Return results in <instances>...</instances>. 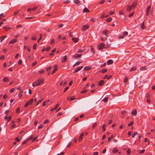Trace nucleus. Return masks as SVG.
Instances as JSON below:
<instances>
[{"label":"nucleus","mask_w":155,"mask_h":155,"mask_svg":"<svg viewBox=\"0 0 155 155\" xmlns=\"http://www.w3.org/2000/svg\"><path fill=\"white\" fill-rule=\"evenodd\" d=\"M44 81V79L42 78H40L37 80V81L33 83L32 86L33 87L41 85Z\"/></svg>","instance_id":"obj_1"},{"label":"nucleus","mask_w":155,"mask_h":155,"mask_svg":"<svg viewBox=\"0 0 155 155\" xmlns=\"http://www.w3.org/2000/svg\"><path fill=\"white\" fill-rule=\"evenodd\" d=\"M137 5V2L135 1L131 5H127V9L126 11L128 12H130L131 9L134 8Z\"/></svg>","instance_id":"obj_2"},{"label":"nucleus","mask_w":155,"mask_h":155,"mask_svg":"<svg viewBox=\"0 0 155 155\" xmlns=\"http://www.w3.org/2000/svg\"><path fill=\"white\" fill-rule=\"evenodd\" d=\"M34 100L33 99H31L29 101H27L25 104L24 107H27L29 105H31L33 102Z\"/></svg>","instance_id":"obj_3"},{"label":"nucleus","mask_w":155,"mask_h":155,"mask_svg":"<svg viewBox=\"0 0 155 155\" xmlns=\"http://www.w3.org/2000/svg\"><path fill=\"white\" fill-rule=\"evenodd\" d=\"M105 44L103 43H101L98 45V48L99 50H102L103 48H107L105 47Z\"/></svg>","instance_id":"obj_4"},{"label":"nucleus","mask_w":155,"mask_h":155,"mask_svg":"<svg viewBox=\"0 0 155 155\" xmlns=\"http://www.w3.org/2000/svg\"><path fill=\"white\" fill-rule=\"evenodd\" d=\"M89 27L88 25H83L82 26L81 29L82 31H84Z\"/></svg>","instance_id":"obj_5"},{"label":"nucleus","mask_w":155,"mask_h":155,"mask_svg":"<svg viewBox=\"0 0 155 155\" xmlns=\"http://www.w3.org/2000/svg\"><path fill=\"white\" fill-rule=\"evenodd\" d=\"M83 68V66L79 67L76 68L74 71V73H75L80 71Z\"/></svg>","instance_id":"obj_6"},{"label":"nucleus","mask_w":155,"mask_h":155,"mask_svg":"<svg viewBox=\"0 0 155 155\" xmlns=\"http://www.w3.org/2000/svg\"><path fill=\"white\" fill-rule=\"evenodd\" d=\"M67 59V55L64 56L61 59V61L63 62H65L66 61Z\"/></svg>","instance_id":"obj_7"},{"label":"nucleus","mask_w":155,"mask_h":155,"mask_svg":"<svg viewBox=\"0 0 155 155\" xmlns=\"http://www.w3.org/2000/svg\"><path fill=\"white\" fill-rule=\"evenodd\" d=\"M82 54H75L73 56V57L77 59L78 58H80L81 57Z\"/></svg>","instance_id":"obj_8"},{"label":"nucleus","mask_w":155,"mask_h":155,"mask_svg":"<svg viewBox=\"0 0 155 155\" xmlns=\"http://www.w3.org/2000/svg\"><path fill=\"white\" fill-rule=\"evenodd\" d=\"M75 99V97L74 96H73L71 97H68L67 98V100H69V101H72Z\"/></svg>","instance_id":"obj_9"},{"label":"nucleus","mask_w":155,"mask_h":155,"mask_svg":"<svg viewBox=\"0 0 155 155\" xmlns=\"http://www.w3.org/2000/svg\"><path fill=\"white\" fill-rule=\"evenodd\" d=\"M54 68V69L51 72V74H54L55 72L56 71H57L58 69L57 66V65H55Z\"/></svg>","instance_id":"obj_10"},{"label":"nucleus","mask_w":155,"mask_h":155,"mask_svg":"<svg viewBox=\"0 0 155 155\" xmlns=\"http://www.w3.org/2000/svg\"><path fill=\"white\" fill-rule=\"evenodd\" d=\"M137 114V110H133L131 111V114L133 116H136Z\"/></svg>","instance_id":"obj_11"},{"label":"nucleus","mask_w":155,"mask_h":155,"mask_svg":"<svg viewBox=\"0 0 155 155\" xmlns=\"http://www.w3.org/2000/svg\"><path fill=\"white\" fill-rule=\"evenodd\" d=\"M102 34H104L105 36H107L108 33V31L107 30H105L103 31L102 32Z\"/></svg>","instance_id":"obj_12"},{"label":"nucleus","mask_w":155,"mask_h":155,"mask_svg":"<svg viewBox=\"0 0 155 155\" xmlns=\"http://www.w3.org/2000/svg\"><path fill=\"white\" fill-rule=\"evenodd\" d=\"M74 2L77 4V6L80 5V1L79 0H74Z\"/></svg>","instance_id":"obj_13"},{"label":"nucleus","mask_w":155,"mask_h":155,"mask_svg":"<svg viewBox=\"0 0 155 155\" xmlns=\"http://www.w3.org/2000/svg\"><path fill=\"white\" fill-rule=\"evenodd\" d=\"M17 41L16 39H14L9 42V44L15 43Z\"/></svg>","instance_id":"obj_14"},{"label":"nucleus","mask_w":155,"mask_h":155,"mask_svg":"<svg viewBox=\"0 0 155 155\" xmlns=\"http://www.w3.org/2000/svg\"><path fill=\"white\" fill-rule=\"evenodd\" d=\"M104 83V80H101L99 82L98 85L99 86H101L103 85V84Z\"/></svg>","instance_id":"obj_15"},{"label":"nucleus","mask_w":155,"mask_h":155,"mask_svg":"<svg viewBox=\"0 0 155 155\" xmlns=\"http://www.w3.org/2000/svg\"><path fill=\"white\" fill-rule=\"evenodd\" d=\"M91 67L90 66H87L85 67L84 69V71L88 70L91 69Z\"/></svg>","instance_id":"obj_16"},{"label":"nucleus","mask_w":155,"mask_h":155,"mask_svg":"<svg viewBox=\"0 0 155 155\" xmlns=\"http://www.w3.org/2000/svg\"><path fill=\"white\" fill-rule=\"evenodd\" d=\"M72 40L75 43L77 42L78 41V38H72Z\"/></svg>","instance_id":"obj_17"},{"label":"nucleus","mask_w":155,"mask_h":155,"mask_svg":"<svg viewBox=\"0 0 155 155\" xmlns=\"http://www.w3.org/2000/svg\"><path fill=\"white\" fill-rule=\"evenodd\" d=\"M83 135L84 133H81V134H80L79 138V141H81L82 140Z\"/></svg>","instance_id":"obj_18"},{"label":"nucleus","mask_w":155,"mask_h":155,"mask_svg":"<svg viewBox=\"0 0 155 155\" xmlns=\"http://www.w3.org/2000/svg\"><path fill=\"white\" fill-rule=\"evenodd\" d=\"M118 149L117 147H115L114 148L113 150L112 151V153H117L118 152Z\"/></svg>","instance_id":"obj_19"},{"label":"nucleus","mask_w":155,"mask_h":155,"mask_svg":"<svg viewBox=\"0 0 155 155\" xmlns=\"http://www.w3.org/2000/svg\"><path fill=\"white\" fill-rule=\"evenodd\" d=\"M23 92V91L22 90H20L19 91L18 94V97H21L22 96V93Z\"/></svg>","instance_id":"obj_20"},{"label":"nucleus","mask_w":155,"mask_h":155,"mask_svg":"<svg viewBox=\"0 0 155 155\" xmlns=\"http://www.w3.org/2000/svg\"><path fill=\"white\" fill-rule=\"evenodd\" d=\"M7 36L6 35L3 36L1 37L0 38L1 39L0 42H2V41Z\"/></svg>","instance_id":"obj_21"},{"label":"nucleus","mask_w":155,"mask_h":155,"mask_svg":"<svg viewBox=\"0 0 155 155\" xmlns=\"http://www.w3.org/2000/svg\"><path fill=\"white\" fill-rule=\"evenodd\" d=\"M89 12L90 11L89 10H88L87 8H84L83 10V12L84 13Z\"/></svg>","instance_id":"obj_22"},{"label":"nucleus","mask_w":155,"mask_h":155,"mask_svg":"<svg viewBox=\"0 0 155 155\" xmlns=\"http://www.w3.org/2000/svg\"><path fill=\"white\" fill-rule=\"evenodd\" d=\"M107 63L108 65L112 64L113 63V61L112 60H109L107 61Z\"/></svg>","instance_id":"obj_23"},{"label":"nucleus","mask_w":155,"mask_h":155,"mask_svg":"<svg viewBox=\"0 0 155 155\" xmlns=\"http://www.w3.org/2000/svg\"><path fill=\"white\" fill-rule=\"evenodd\" d=\"M108 97H104L103 100V101L105 102H107L108 101Z\"/></svg>","instance_id":"obj_24"},{"label":"nucleus","mask_w":155,"mask_h":155,"mask_svg":"<svg viewBox=\"0 0 155 155\" xmlns=\"http://www.w3.org/2000/svg\"><path fill=\"white\" fill-rule=\"evenodd\" d=\"M141 28L142 29H144L145 28L144 25V21H143L141 25Z\"/></svg>","instance_id":"obj_25"},{"label":"nucleus","mask_w":155,"mask_h":155,"mask_svg":"<svg viewBox=\"0 0 155 155\" xmlns=\"http://www.w3.org/2000/svg\"><path fill=\"white\" fill-rule=\"evenodd\" d=\"M43 100V99L41 98V99L38 100L36 104V105L37 106L40 103H41Z\"/></svg>","instance_id":"obj_26"},{"label":"nucleus","mask_w":155,"mask_h":155,"mask_svg":"<svg viewBox=\"0 0 155 155\" xmlns=\"http://www.w3.org/2000/svg\"><path fill=\"white\" fill-rule=\"evenodd\" d=\"M3 81L4 82H8V79L7 77L4 78L3 79Z\"/></svg>","instance_id":"obj_27"},{"label":"nucleus","mask_w":155,"mask_h":155,"mask_svg":"<svg viewBox=\"0 0 155 155\" xmlns=\"http://www.w3.org/2000/svg\"><path fill=\"white\" fill-rule=\"evenodd\" d=\"M81 62H79V61H77V62L73 65V67H74L76 65H78L79 64L81 63Z\"/></svg>","instance_id":"obj_28"},{"label":"nucleus","mask_w":155,"mask_h":155,"mask_svg":"<svg viewBox=\"0 0 155 155\" xmlns=\"http://www.w3.org/2000/svg\"><path fill=\"white\" fill-rule=\"evenodd\" d=\"M97 123L96 122L94 123L92 126V128L94 129L97 126Z\"/></svg>","instance_id":"obj_29"},{"label":"nucleus","mask_w":155,"mask_h":155,"mask_svg":"<svg viewBox=\"0 0 155 155\" xmlns=\"http://www.w3.org/2000/svg\"><path fill=\"white\" fill-rule=\"evenodd\" d=\"M136 69V68L134 66V67H133L131 68V69L130 70V71H134Z\"/></svg>","instance_id":"obj_30"},{"label":"nucleus","mask_w":155,"mask_h":155,"mask_svg":"<svg viewBox=\"0 0 155 155\" xmlns=\"http://www.w3.org/2000/svg\"><path fill=\"white\" fill-rule=\"evenodd\" d=\"M20 138H21V137H16L15 138V140L16 141H17V142H19L20 140Z\"/></svg>","instance_id":"obj_31"},{"label":"nucleus","mask_w":155,"mask_h":155,"mask_svg":"<svg viewBox=\"0 0 155 155\" xmlns=\"http://www.w3.org/2000/svg\"><path fill=\"white\" fill-rule=\"evenodd\" d=\"M134 121H132L131 122H130L128 124V126H131L133 124H134Z\"/></svg>","instance_id":"obj_32"},{"label":"nucleus","mask_w":155,"mask_h":155,"mask_svg":"<svg viewBox=\"0 0 155 155\" xmlns=\"http://www.w3.org/2000/svg\"><path fill=\"white\" fill-rule=\"evenodd\" d=\"M147 69V68L144 67H143L141 68H140V70L141 71H144Z\"/></svg>","instance_id":"obj_33"},{"label":"nucleus","mask_w":155,"mask_h":155,"mask_svg":"<svg viewBox=\"0 0 155 155\" xmlns=\"http://www.w3.org/2000/svg\"><path fill=\"white\" fill-rule=\"evenodd\" d=\"M70 1L69 0H67L65 1H64L63 2V3L64 4H68L70 3Z\"/></svg>","instance_id":"obj_34"},{"label":"nucleus","mask_w":155,"mask_h":155,"mask_svg":"<svg viewBox=\"0 0 155 155\" xmlns=\"http://www.w3.org/2000/svg\"><path fill=\"white\" fill-rule=\"evenodd\" d=\"M106 125L105 124H104L102 126V128L103 129V131H105L106 130V128H105Z\"/></svg>","instance_id":"obj_35"},{"label":"nucleus","mask_w":155,"mask_h":155,"mask_svg":"<svg viewBox=\"0 0 155 155\" xmlns=\"http://www.w3.org/2000/svg\"><path fill=\"white\" fill-rule=\"evenodd\" d=\"M4 28H5L6 30H10L12 29V28L11 27H4Z\"/></svg>","instance_id":"obj_36"},{"label":"nucleus","mask_w":155,"mask_h":155,"mask_svg":"<svg viewBox=\"0 0 155 155\" xmlns=\"http://www.w3.org/2000/svg\"><path fill=\"white\" fill-rule=\"evenodd\" d=\"M5 15L3 13H2L0 15V19H1L2 18L4 17Z\"/></svg>","instance_id":"obj_37"},{"label":"nucleus","mask_w":155,"mask_h":155,"mask_svg":"<svg viewBox=\"0 0 155 155\" xmlns=\"http://www.w3.org/2000/svg\"><path fill=\"white\" fill-rule=\"evenodd\" d=\"M151 6H150V5H149L148 6V7H147V12H149V11L150 9L151 8Z\"/></svg>","instance_id":"obj_38"},{"label":"nucleus","mask_w":155,"mask_h":155,"mask_svg":"<svg viewBox=\"0 0 155 155\" xmlns=\"http://www.w3.org/2000/svg\"><path fill=\"white\" fill-rule=\"evenodd\" d=\"M36 36H35V35L32 36V38H31V39L32 40H36Z\"/></svg>","instance_id":"obj_39"},{"label":"nucleus","mask_w":155,"mask_h":155,"mask_svg":"<svg viewBox=\"0 0 155 155\" xmlns=\"http://www.w3.org/2000/svg\"><path fill=\"white\" fill-rule=\"evenodd\" d=\"M51 69V66H49L46 68V71H50Z\"/></svg>","instance_id":"obj_40"},{"label":"nucleus","mask_w":155,"mask_h":155,"mask_svg":"<svg viewBox=\"0 0 155 155\" xmlns=\"http://www.w3.org/2000/svg\"><path fill=\"white\" fill-rule=\"evenodd\" d=\"M40 37L39 38L38 40V42H39V41L41 39L42 36V34L41 33L40 34Z\"/></svg>","instance_id":"obj_41"},{"label":"nucleus","mask_w":155,"mask_h":155,"mask_svg":"<svg viewBox=\"0 0 155 155\" xmlns=\"http://www.w3.org/2000/svg\"><path fill=\"white\" fill-rule=\"evenodd\" d=\"M112 19V18H109L106 19V21H107L108 22H110L111 21Z\"/></svg>","instance_id":"obj_42"},{"label":"nucleus","mask_w":155,"mask_h":155,"mask_svg":"<svg viewBox=\"0 0 155 155\" xmlns=\"http://www.w3.org/2000/svg\"><path fill=\"white\" fill-rule=\"evenodd\" d=\"M131 153V150L130 149H127V153L129 155Z\"/></svg>","instance_id":"obj_43"},{"label":"nucleus","mask_w":155,"mask_h":155,"mask_svg":"<svg viewBox=\"0 0 155 155\" xmlns=\"http://www.w3.org/2000/svg\"><path fill=\"white\" fill-rule=\"evenodd\" d=\"M137 134V132H134V134L132 135V138L134 137Z\"/></svg>","instance_id":"obj_44"},{"label":"nucleus","mask_w":155,"mask_h":155,"mask_svg":"<svg viewBox=\"0 0 155 155\" xmlns=\"http://www.w3.org/2000/svg\"><path fill=\"white\" fill-rule=\"evenodd\" d=\"M134 14V12H132L131 13L129 14V15L128 17H132L133 15Z\"/></svg>","instance_id":"obj_45"},{"label":"nucleus","mask_w":155,"mask_h":155,"mask_svg":"<svg viewBox=\"0 0 155 155\" xmlns=\"http://www.w3.org/2000/svg\"><path fill=\"white\" fill-rule=\"evenodd\" d=\"M19 10H17L15 11L14 13V14H13V15H16L19 12Z\"/></svg>","instance_id":"obj_46"},{"label":"nucleus","mask_w":155,"mask_h":155,"mask_svg":"<svg viewBox=\"0 0 155 155\" xmlns=\"http://www.w3.org/2000/svg\"><path fill=\"white\" fill-rule=\"evenodd\" d=\"M45 72V71L43 70H41L39 71V72L40 74H43Z\"/></svg>","instance_id":"obj_47"},{"label":"nucleus","mask_w":155,"mask_h":155,"mask_svg":"<svg viewBox=\"0 0 155 155\" xmlns=\"http://www.w3.org/2000/svg\"><path fill=\"white\" fill-rule=\"evenodd\" d=\"M16 112L17 113L19 114L20 113V109L19 108H18L16 109Z\"/></svg>","instance_id":"obj_48"},{"label":"nucleus","mask_w":155,"mask_h":155,"mask_svg":"<svg viewBox=\"0 0 155 155\" xmlns=\"http://www.w3.org/2000/svg\"><path fill=\"white\" fill-rule=\"evenodd\" d=\"M87 90H83V91H82L81 92V94H83V93H86L87 92Z\"/></svg>","instance_id":"obj_49"},{"label":"nucleus","mask_w":155,"mask_h":155,"mask_svg":"<svg viewBox=\"0 0 155 155\" xmlns=\"http://www.w3.org/2000/svg\"><path fill=\"white\" fill-rule=\"evenodd\" d=\"M84 50L81 49V50H78L77 51V52H78V53H82V52H84Z\"/></svg>","instance_id":"obj_50"},{"label":"nucleus","mask_w":155,"mask_h":155,"mask_svg":"<svg viewBox=\"0 0 155 155\" xmlns=\"http://www.w3.org/2000/svg\"><path fill=\"white\" fill-rule=\"evenodd\" d=\"M37 46V44H34L33 46V49H35L36 48Z\"/></svg>","instance_id":"obj_51"},{"label":"nucleus","mask_w":155,"mask_h":155,"mask_svg":"<svg viewBox=\"0 0 155 155\" xmlns=\"http://www.w3.org/2000/svg\"><path fill=\"white\" fill-rule=\"evenodd\" d=\"M145 151V150H142L139 153V154H142Z\"/></svg>","instance_id":"obj_52"},{"label":"nucleus","mask_w":155,"mask_h":155,"mask_svg":"<svg viewBox=\"0 0 155 155\" xmlns=\"http://www.w3.org/2000/svg\"><path fill=\"white\" fill-rule=\"evenodd\" d=\"M43 126L42 124H41L38 127V129H40L42 128L43 127Z\"/></svg>","instance_id":"obj_53"},{"label":"nucleus","mask_w":155,"mask_h":155,"mask_svg":"<svg viewBox=\"0 0 155 155\" xmlns=\"http://www.w3.org/2000/svg\"><path fill=\"white\" fill-rule=\"evenodd\" d=\"M12 117L11 116H9L8 117V121H9L11 119Z\"/></svg>","instance_id":"obj_54"},{"label":"nucleus","mask_w":155,"mask_h":155,"mask_svg":"<svg viewBox=\"0 0 155 155\" xmlns=\"http://www.w3.org/2000/svg\"><path fill=\"white\" fill-rule=\"evenodd\" d=\"M59 104H57L54 108V110L56 109H57V108L59 107Z\"/></svg>","instance_id":"obj_55"},{"label":"nucleus","mask_w":155,"mask_h":155,"mask_svg":"<svg viewBox=\"0 0 155 155\" xmlns=\"http://www.w3.org/2000/svg\"><path fill=\"white\" fill-rule=\"evenodd\" d=\"M49 121V120H45L44 122V124H45L47 123Z\"/></svg>","instance_id":"obj_56"},{"label":"nucleus","mask_w":155,"mask_h":155,"mask_svg":"<svg viewBox=\"0 0 155 155\" xmlns=\"http://www.w3.org/2000/svg\"><path fill=\"white\" fill-rule=\"evenodd\" d=\"M127 80H128V79L127 78H124V83H126L127 82Z\"/></svg>","instance_id":"obj_57"},{"label":"nucleus","mask_w":155,"mask_h":155,"mask_svg":"<svg viewBox=\"0 0 155 155\" xmlns=\"http://www.w3.org/2000/svg\"><path fill=\"white\" fill-rule=\"evenodd\" d=\"M107 71V70L106 69H103L102 70V73H104L106 72Z\"/></svg>","instance_id":"obj_58"},{"label":"nucleus","mask_w":155,"mask_h":155,"mask_svg":"<svg viewBox=\"0 0 155 155\" xmlns=\"http://www.w3.org/2000/svg\"><path fill=\"white\" fill-rule=\"evenodd\" d=\"M105 13H103L101 17V18H105Z\"/></svg>","instance_id":"obj_59"},{"label":"nucleus","mask_w":155,"mask_h":155,"mask_svg":"<svg viewBox=\"0 0 155 155\" xmlns=\"http://www.w3.org/2000/svg\"><path fill=\"white\" fill-rule=\"evenodd\" d=\"M96 20V18H92L91 19V21L93 22H95Z\"/></svg>","instance_id":"obj_60"},{"label":"nucleus","mask_w":155,"mask_h":155,"mask_svg":"<svg viewBox=\"0 0 155 155\" xmlns=\"http://www.w3.org/2000/svg\"><path fill=\"white\" fill-rule=\"evenodd\" d=\"M33 138V136H31L30 137H29L28 139H27V140L28 141V140L32 139Z\"/></svg>","instance_id":"obj_61"},{"label":"nucleus","mask_w":155,"mask_h":155,"mask_svg":"<svg viewBox=\"0 0 155 155\" xmlns=\"http://www.w3.org/2000/svg\"><path fill=\"white\" fill-rule=\"evenodd\" d=\"M51 48L50 47H48L45 50L46 51H48Z\"/></svg>","instance_id":"obj_62"},{"label":"nucleus","mask_w":155,"mask_h":155,"mask_svg":"<svg viewBox=\"0 0 155 155\" xmlns=\"http://www.w3.org/2000/svg\"><path fill=\"white\" fill-rule=\"evenodd\" d=\"M15 91V89L14 88H12V89H11L9 91L11 92V93H12V92H13Z\"/></svg>","instance_id":"obj_63"},{"label":"nucleus","mask_w":155,"mask_h":155,"mask_svg":"<svg viewBox=\"0 0 155 155\" xmlns=\"http://www.w3.org/2000/svg\"><path fill=\"white\" fill-rule=\"evenodd\" d=\"M15 126H16V124H12L11 126V128L12 129H13V128H15Z\"/></svg>","instance_id":"obj_64"}]
</instances>
